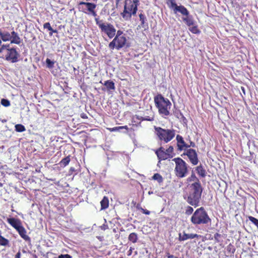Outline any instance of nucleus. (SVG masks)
Listing matches in <instances>:
<instances>
[{
	"instance_id": "nucleus-29",
	"label": "nucleus",
	"mask_w": 258,
	"mask_h": 258,
	"mask_svg": "<svg viewBox=\"0 0 258 258\" xmlns=\"http://www.w3.org/2000/svg\"><path fill=\"white\" fill-rule=\"evenodd\" d=\"M15 131L17 132H24L26 131V128H25L24 125L21 124H17L15 125Z\"/></svg>"
},
{
	"instance_id": "nucleus-49",
	"label": "nucleus",
	"mask_w": 258,
	"mask_h": 258,
	"mask_svg": "<svg viewBox=\"0 0 258 258\" xmlns=\"http://www.w3.org/2000/svg\"><path fill=\"white\" fill-rule=\"evenodd\" d=\"M231 247H232V246H231V245H229V246H228V249H229V251H231Z\"/></svg>"
},
{
	"instance_id": "nucleus-16",
	"label": "nucleus",
	"mask_w": 258,
	"mask_h": 258,
	"mask_svg": "<svg viewBox=\"0 0 258 258\" xmlns=\"http://www.w3.org/2000/svg\"><path fill=\"white\" fill-rule=\"evenodd\" d=\"M176 141H177V147H178V151H181L184 149H187L189 148V146L186 144L185 142H184L183 138L178 135L176 136Z\"/></svg>"
},
{
	"instance_id": "nucleus-24",
	"label": "nucleus",
	"mask_w": 258,
	"mask_h": 258,
	"mask_svg": "<svg viewBox=\"0 0 258 258\" xmlns=\"http://www.w3.org/2000/svg\"><path fill=\"white\" fill-rule=\"evenodd\" d=\"M152 179L157 180L159 184H160L163 182V178L162 175L158 173L154 174L153 176L152 177Z\"/></svg>"
},
{
	"instance_id": "nucleus-3",
	"label": "nucleus",
	"mask_w": 258,
	"mask_h": 258,
	"mask_svg": "<svg viewBox=\"0 0 258 258\" xmlns=\"http://www.w3.org/2000/svg\"><path fill=\"white\" fill-rule=\"evenodd\" d=\"M129 47L127 37L121 30H117L116 36L113 37L112 41L108 43V48L111 50H120L123 47Z\"/></svg>"
},
{
	"instance_id": "nucleus-2",
	"label": "nucleus",
	"mask_w": 258,
	"mask_h": 258,
	"mask_svg": "<svg viewBox=\"0 0 258 258\" xmlns=\"http://www.w3.org/2000/svg\"><path fill=\"white\" fill-rule=\"evenodd\" d=\"M154 102L159 114L163 117H167L169 115L171 103L169 99L164 98L162 94H158L154 97Z\"/></svg>"
},
{
	"instance_id": "nucleus-37",
	"label": "nucleus",
	"mask_w": 258,
	"mask_h": 258,
	"mask_svg": "<svg viewBox=\"0 0 258 258\" xmlns=\"http://www.w3.org/2000/svg\"><path fill=\"white\" fill-rule=\"evenodd\" d=\"M1 105L5 107H8L10 106V101L7 99H1Z\"/></svg>"
},
{
	"instance_id": "nucleus-13",
	"label": "nucleus",
	"mask_w": 258,
	"mask_h": 258,
	"mask_svg": "<svg viewBox=\"0 0 258 258\" xmlns=\"http://www.w3.org/2000/svg\"><path fill=\"white\" fill-rule=\"evenodd\" d=\"M166 4L168 6L169 8L173 10L174 14L179 13L182 16L188 15V10L182 5H177L175 0H166Z\"/></svg>"
},
{
	"instance_id": "nucleus-11",
	"label": "nucleus",
	"mask_w": 258,
	"mask_h": 258,
	"mask_svg": "<svg viewBox=\"0 0 258 258\" xmlns=\"http://www.w3.org/2000/svg\"><path fill=\"white\" fill-rule=\"evenodd\" d=\"M2 41H10L11 44L19 45L21 43V38L19 34L14 31H12L10 33L8 31L2 32L0 29V45Z\"/></svg>"
},
{
	"instance_id": "nucleus-18",
	"label": "nucleus",
	"mask_w": 258,
	"mask_h": 258,
	"mask_svg": "<svg viewBox=\"0 0 258 258\" xmlns=\"http://www.w3.org/2000/svg\"><path fill=\"white\" fill-rule=\"evenodd\" d=\"M16 231L18 232L19 234H20V237L24 239L26 241H30V238L29 236L26 235V231L24 228H20V229H16Z\"/></svg>"
},
{
	"instance_id": "nucleus-32",
	"label": "nucleus",
	"mask_w": 258,
	"mask_h": 258,
	"mask_svg": "<svg viewBox=\"0 0 258 258\" xmlns=\"http://www.w3.org/2000/svg\"><path fill=\"white\" fill-rule=\"evenodd\" d=\"M8 244V240L0 235V245L6 246Z\"/></svg>"
},
{
	"instance_id": "nucleus-39",
	"label": "nucleus",
	"mask_w": 258,
	"mask_h": 258,
	"mask_svg": "<svg viewBox=\"0 0 258 258\" xmlns=\"http://www.w3.org/2000/svg\"><path fill=\"white\" fill-rule=\"evenodd\" d=\"M43 28L47 29L48 30H52V28L50 26V24L49 22L45 23L43 24Z\"/></svg>"
},
{
	"instance_id": "nucleus-14",
	"label": "nucleus",
	"mask_w": 258,
	"mask_h": 258,
	"mask_svg": "<svg viewBox=\"0 0 258 258\" xmlns=\"http://www.w3.org/2000/svg\"><path fill=\"white\" fill-rule=\"evenodd\" d=\"M183 155L187 156L189 162H190L192 165L196 166L198 164L199 160H198V157H197V153L195 150L192 149H187L183 153Z\"/></svg>"
},
{
	"instance_id": "nucleus-27",
	"label": "nucleus",
	"mask_w": 258,
	"mask_h": 258,
	"mask_svg": "<svg viewBox=\"0 0 258 258\" xmlns=\"http://www.w3.org/2000/svg\"><path fill=\"white\" fill-rule=\"evenodd\" d=\"M214 240H215L216 242L221 243L223 241V238H224V236L222 234H220L219 233H216L214 234Z\"/></svg>"
},
{
	"instance_id": "nucleus-34",
	"label": "nucleus",
	"mask_w": 258,
	"mask_h": 258,
	"mask_svg": "<svg viewBox=\"0 0 258 258\" xmlns=\"http://www.w3.org/2000/svg\"><path fill=\"white\" fill-rule=\"evenodd\" d=\"M137 209L140 211V212H142L143 214L146 215H149L150 213V212L146 209H144L143 208L141 207L140 206L138 205L137 207Z\"/></svg>"
},
{
	"instance_id": "nucleus-30",
	"label": "nucleus",
	"mask_w": 258,
	"mask_h": 258,
	"mask_svg": "<svg viewBox=\"0 0 258 258\" xmlns=\"http://www.w3.org/2000/svg\"><path fill=\"white\" fill-rule=\"evenodd\" d=\"M139 17H140V25L143 27H144L145 23H146V20H147L146 16L141 13L139 15Z\"/></svg>"
},
{
	"instance_id": "nucleus-6",
	"label": "nucleus",
	"mask_w": 258,
	"mask_h": 258,
	"mask_svg": "<svg viewBox=\"0 0 258 258\" xmlns=\"http://www.w3.org/2000/svg\"><path fill=\"white\" fill-rule=\"evenodd\" d=\"M210 218L203 207L197 209L191 216V223L195 225H206L210 222Z\"/></svg>"
},
{
	"instance_id": "nucleus-21",
	"label": "nucleus",
	"mask_w": 258,
	"mask_h": 258,
	"mask_svg": "<svg viewBox=\"0 0 258 258\" xmlns=\"http://www.w3.org/2000/svg\"><path fill=\"white\" fill-rule=\"evenodd\" d=\"M109 201L107 197H103L102 200L101 201V210H105L108 208Z\"/></svg>"
},
{
	"instance_id": "nucleus-23",
	"label": "nucleus",
	"mask_w": 258,
	"mask_h": 258,
	"mask_svg": "<svg viewBox=\"0 0 258 258\" xmlns=\"http://www.w3.org/2000/svg\"><path fill=\"white\" fill-rule=\"evenodd\" d=\"M125 129L126 131H128L127 125H123L120 126H115L112 128H107V130L110 132H119L121 130Z\"/></svg>"
},
{
	"instance_id": "nucleus-35",
	"label": "nucleus",
	"mask_w": 258,
	"mask_h": 258,
	"mask_svg": "<svg viewBox=\"0 0 258 258\" xmlns=\"http://www.w3.org/2000/svg\"><path fill=\"white\" fill-rule=\"evenodd\" d=\"M193 212L194 209H192V208L191 206H188L186 207V208H185V215H190Z\"/></svg>"
},
{
	"instance_id": "nucleus-44",
	"label": "nucleus",
	"mask_w": 258,
	"mask_h": 258,
	"mask_svg": "<svg viewBox=\"0 0 258 258\" xmlns=\"http://www.w3.org/2000/svg\"><path fill=\"white\" fill-rule=\"evenodd\" d=\"M133 250V248H132V247H130V248H129V250H128V251H127V256H130V255H132Z\"/></svg>"
},
{
	"instance_id": "nucleus-17",
	"label": "nucleus",
	"mask_w": 258,
	"mask_h": 258,
	"mask_svg": "<svg viewBox=\"0 0 258 258\" xmlns=\"http://www.w3.org/2000/svg\"><path fill=\"white\" fill-rule=\"evenodd\" d=\"M8 223H9L12 227L14 228L15 229L24 228V227L22 225L20 220L17 219L9 218L8 219Z\"/></svg>"
},
{
	"instance_id": "nucleus-9",
	"label": "nucleus",
	"mask_w": 258,
	"mask_h": 258,
	"mask_svg": "<svg viewBox=\"0 0 258 258\" xmlns=\"http://www.w3.org/2000/svg\"><path fill=\"white\" fill-rule=\"evenodd\" d=\"M96 4L88 2L81 1L78 2V9L79 12L90 15L96 18L97 17V13L96 11Z\"/></svg>"
},
{
	"instance_id": "nucleus-41",
	"label": "nucleus",
	"mask_w": 258,
	"mask_h": 258,
	"mask_svg": "<svg viewBox=\"0 0 258 258\" xmlns=\"http://www.w3.org/2000/svg\"><path fill=\"white\" fill-rule=\"evenodd\" d=\"M57 258H72V256L68 254H66L59 255Z\"/></svg>"
},
{
	"instance_id": "nucleus-52",
	"label": "nucleus",
	"mask_w": 258,
	"mask_h": 258,
	"mask_svg": "<svg viewBox=\"0 0 258 258\" xmlns=\"http://www.w3.org/2000/svg\"><path fill=\"white\" fill-rule=\"evenodd\" d=\"M71 171H73V168L72 167L71 168Z\"/></svg>"
},
{
	"instance_id": "nucleus-33",
	"label": "nucleus",
	"mask_w": 258,
	"mask_h": 258,
	"mask_svg": "<svg viewBox=\"0 0 258 258\" xmlns=\"http://www.w3.org/2000/svg\"><path fill=\"white\" fill-rule=\"evenodd\" d=\"M248 220L258 228V220L252 216H248Z\"/></svg>"
},
{
	"instance_id": "nucleus-31",
	"label": "nucleus",
	"mask_w": 258,
	"mask_h": 258,
	"mask_svg": "<svg viewBox=\"0 0 258 258\" xmlns=\"http://www.w3.org/2000/svg\"><path fill=\"white\" fill-rule=\"evenodd\" d=\"M46 67L48 68V69H51L53 68V65H54V62L53 61H51L50 59L48 58H46Z\"/></svg>"
},
{
	"instance_id": "nucleus-10",
	"label": "nucleus",
	"mask_w": 258,
	"mask_h": 258,
	"mask_svg": "<svg viewBox=\"0 0 258 258\" xmlns=\"http://www.w3.org/2000/svg\"><path fill=\"white\" fill-rule=\"evenodd\" d=\"M96 25L98 26L102 33H104L110 39L112 38L116 35V29L112 24L108 23H103V21L100 20L99 18L95 19Z\"/></svg>"
},
{
	"instance_id": "nucleus-47",
	"label": "nucleus",
	"mask_w": 258,
	"mask_h": 258,
	"mask_svg": "<svg viewBox=\"0 0 258 258\" xmlns=\"http://www.w3.org/2000/svg\"><path fill=\"white\" fill-rule=\"evenodd\" d=\"M15 258H20V252H18V253H16V256Z\"/></svg>"
},
{
	"instance_id": "nucleus-40",
	"label": "nucleus",
	"mask_w": 258,
	"mask_h": 258,
	"mask_svg": "<svg viewBox=\"0 0 258 258\" xmlns=\"http://www.w3.org/2000/svg\"><path fill=\"white\" fill-rule=\"evenodd\" d=\"M166 258H180L177 256L174 255L173 254H171L169 252H166Z\"/></svg>"
},
{
	"instance_id": "nucleus-50",
	"label": "nucleus",
	"mask_w": 258,
	"mask_h": 258,
	"mask_svg": "<svg viewBox=\"0 0 258 258\" xmlns=\"http://www.w3.org/2000/svg\"><path fill=\"white\" fill-rule=\"evenodd\" d=\"M78 1V2H84L85 1H86V2H88V0H77Z\"/></svg>"
},
{
	"instance_id": "nucleus-25",
	"label": "nucleus",
	"mask_w": 258,
	"mask_h": 258,
	"mask_svg": "<svg viewBox=\"0 0 258 258\" xmlns=\"http://www.w3.org/2000/svg\"><path fill=\"white\" fill-rule=\"evenodd\" d=\"M128 240H129V241L133 242V243L137 242V240H138L137 234L135 232H132V233H131V234H129Z\"/></svg>"
},
{
	"instance_id": "nucleus-1",
	"label": "nucleus",
	"mask_w": 258,
	"mask_h": 258,
	"mask_svg": "<svg viewBox=\"0 0 258 258\" xmlns=\"http://www.w3.org/2000/svg\"><path fill=\"white\" fill-rule=\"evenodd\" d=\"M187 182L195 181L189 185V192L188 195L186 202L190 205L196 208L199 206L200 201H201V194L203 189L201 186L199 179L196 176L194 173H191L190 176L186 179Z\"/></svg>"
},
{
	"instance_id": "nucleus-38",
	"label": "nucleus",
	"mask_w": 258,
	"mask_h": 258,
	"mask_svg": "<svg viewBox=\"0 0 258 258\" xmlns=\"http://www.w3.org/2000/svg\"><path fill=\"white\" fill-rule=\"evenodd\" d=\"M141 120L152 121L154 120V116H147L145 117H142V118H141Z\"/></svg>"
},
{
	"instance_id": "nucleus-43",
	"label": "nucleus",
	"mask_w": 258,
	"mask_h": 258,
	"mask_svg": "<svg viewBox=\"0 0 258 258\" xmlns=\"http://www.w3.org/2000/svg\"><path fill=\"white\" fill-rule=\"evenodd\" d=\"M48 31H50V33H49V34H50V35H52V34L53 33H57V31L56 29H52V30H48Z\"/></svg>"
},
{
	"instance_id": "nucleus-42",
	"label": "nucleus",
	"mask_w": 258,
	"mask_h": 258,
	"mask_svg": "<svg viewBox=\"0 0 258 258\" xmlns=\"http://www.w3.org/2000/svg\"><path fill=\"white\" fill-rule=\"evenodd\" d=\"M80 116H81V118H82L83 119H87V118H88V116L85 113H81Z\"/></svg>"
},
{
	"instance_id": "nucleus-51",
	"label": "nucleus",
	"mask_w": 258,
	"mask_h": 258,
	"mask_svg": "<svg viewBox=\"0 0 258 258\" xmlns=\"http://www.w3.org/2000/svg\"><path fill=\"white\" fill-rule=\"evenodd\" d=\"M235 251V249H232V252L233 253Z\"/></svg>"
},
{
	"instance_id": "nucleus-48",
	"label": "nucleus",
	"mask_w": 258,
	"mask_h": 258,
	"mask_svg": "<svg viewBox=\"0 0 258 258\" xmlns=\"http://www.w3.org/2000/svg\"><path fill=\"white\" fill-rule=\"evenodd\" d=\"M121 0H115V1H116V7H118V4L119 3V2H120Z\"/></svg>"
},
{
	"instance_id": "nucleus-8",
	"label": "nucleus",
	"mask_w": 258,
	"mask_h": 258,
	"mask_svg": "<svg viewBox=\"0 0 258 258\" xmlns=\"http://www.w3.org/2000/svg\"><path fill=\"white\" fill-rule=\"evenodd\" d=\"M155 132L159 140L164 144L169 143L175 137L174 129H164L160 127L155 126Z\"/></svg>"
},
{
	"instance_id": "nucleus-4",
	"label": "nucleus",
	"mask_w": 258,
	"mask_h": 258,
	"mask_svg": "<svg viewBox=\"0 0 258 258\" xmlns=\"http://www.w3.org/2000/svg\"><path fill=\"white\" fill-rule=\"evenodd\" d=\"M139 4V0L125 1L123 12L120 13V15L124 21H130L132 16L136 15Z\"/></svg>"
},
{
	"instance_id": "nucleus-26",
	"label": "nucleus",
	"mask_w": 258,
	"mask_h": 258,
	"mask_svg": "<svg viewBox=\"0 0 258 258\" xmlns=\"http://www.w3.org/2000/svg\"><path fill=\"white\" fill-rule=\"evenodd\" d=\"M70 162V156L69 155L63 159H61V161L59 162V164L61 166L63 167H66L68 165H69V162Z\"/></svg>"
},
{
	"instance_id": "nucleus-22",
	"label": "nucleus",
	"mask_w": 258,
	"mask_h": 258,
	"mask_svg": "<svg viewBox=\"0 0 258 258\" xmlns=\"http://www.w3.org/2000/svg\"><path fill=\"white\" fill-rule=\"evenodd\" d=\"M104 86L106 87L107 90L108 91L114 90V82L110 80H107L104 83Z\"/></svg>"
},
{
	"instance_id": "nucleus-36",
	"label": "nucleus",
	"mask_w": 258,
	"mask_h": 258,
	"mask_svg": "<svg viewBox=\"0 0 258 258\" xmlns=\"http://www.w3.org/2000/svg\"><path fill=\"white\" fill-rule=\"evenodd\" d=\"M174 116H176L177 118H178V119H179V118H184V116L183 115V114L181 113V112H180V110H176V111H174Z\"/></svg>"
},
{
	"instance_id": "nucleus-15",
	"label": "nucleus",
	"mask_w": 258,
	"mask_h": 258,
	"mask_svg": "<svg viewBox=\"0 0 258 258\" xmlns=\"http://www.w3.org/2000/svg\"><path fill=\"white\" fill-rule=\"evenodd\" d=\"M195 238H201V235L194 233L186 234L185 232H182V234L180 233L178 234V240L179 241H184L187 239H194Z\"/></svg>"
},
{
	"instance_id": "nucleus-12",
	"label": "nucleus",
	"mask_w": 258,
	"mask_h": 258,
	"mask_svg": "<svg viewBox=\"0 0 258 258\" xmlns=\"http://www.w3.org/2000/svg\"><path fill=\"white\" fill-rule=\"evenodd\" d=\"M155 153L159 161L172 159L174 156L173 147L172 146H169L166 150L162 147H159L155 150Z\"/></svg>"
},
{
	"instance_id": "nucleus-46",
	"label": "nucleus",
	"mask_w": 258,
	"mask_h": 258,
	"mask_svg": "<svg viewBox=\"0 0 258 258\" xmlns=\"http://www.w3.org/2000/svg\"><path fill=\"white\" fill-rule=\"evenodd\" d=\"M195 143L193 142H190V144L189 145V147H195Z\"/></svg>"
},
{
	"instance_id": "nucleus-45",
	"label": "nucleus",
	"mask_w": 258,
	"mask_h": 258,
	"mask_svg": "<svg viewBox=\"0 0 258 258\" xmlns=\"http://www.w3.org/2000/svg\"><path fill=\"white\" fill-rule=\"evenodd\" d=\"M163 219H164V222L165 223H167V222H168L171 221V219H170L168 217H163Z\"/></svg>"
},
{
	"instance_id": "nucleus-7",
	"label": "nucleus",
	"mask_w": 258,
	"mask_h": 258,
	"mask_svg": "<svg viewBox=\"0 0 258 258\" xmlns=\"http://www.w3.org/2000/svg\"><path fill=\"white\" fill-rule=\"evenodd\" d=\"M175 164L174 166V174L178 178H182L187 176L188 173V164L180 157L173 159Z\"/></svg>"
},
{
	"instance_id": "nucleus-28",
	"label": "nucleus",
	"mask_w": 258,
	"mask_h": 258,
	"mask_svg": "<svg viewBox=\"0 0 258 258\" xmlns=\"http://www.w3.org/2000/svg\"><path fill=\"white\" fill-rule=\"evenodd\" d=\"M189 30L191 33L195 34H199L200 33H201V31L197 25L191 26V27L189 28Z\"/></svg>"
},
{
	"instance_id": "nucleus-5",
	"label": "nucleus",
	"mask_w": 258,
	"mask_h": 258,
	"mask_svg": "<svg viewBox=\"0 0 258 258\" xmlns=\"http://www.w3.org/2000/svg\"><path fill=\"white\" fill-rule=\"evenodd\" d=\"M0 53L2 54V57L5 60L12 63L19 61V58L20 57V54L16 50V49L11 47L9 44L1 45Z\"/></svg>"
},
{
	"instance_id": "nucleus-20",
	"label": "nucleus",
	"mask_w": 258,
	"mask_h": 258,
	"mask_svg": "<svg viewBox=\"0 0 258 258\" xmlns=\"http://www.w3.org/2000/svg\"><path fill=\"white\" fill-rule=\"evenodd\" d=\"M185 17H182V21L185 23V25L188 27L194 25V20L189 16V15L187 16H183Z\"/></svg>"
},
{
	"instance_id": "nucleus-19",
	"label": "nucleus",
	"mask_w": 258,
	"mask_h": 258,
	"mask_svg": "<svg viewBox=\"0 0 258 258\" xmlns=\"http://www.w3.org/2000/svg\"><path fill=\"white\" fill-rule=\"evenodd\" d=\"M197 173L201 177H205L206 176V171L202 165L200 164L195 168Z\"/></svg>"
}]
</instances>
